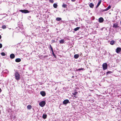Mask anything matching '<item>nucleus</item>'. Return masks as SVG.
Wrapping results in <instances>:
<instances>
[{
  "label": "nucleus",
  "mask_w": 121,
  "mask_h": 121,
  "mask_svg": "<svg viewBox=\"0 0 121 121\" xmlns=\"http://www.w3.org/2000/svg\"><path fill=\"white\" fill-rule=\"evenodd\" d=\"M15 78L17 81H19L20 78V76L19 73L17 72H16L14 73Z\"/></svg>",
  "instance_id": "1"
},
{
  "label": "nucleus",
  "mask_w": 121,
  "mask_h": 121,
  "mask_svg": "<svg viewBox=\"0 0 121 121\" xmlns=\"http://www.w3.org/2000/svg\"><path fill=\"white\" fill-rule=\"evenodd\" d=\"M46 104L45 101H42L39 103V105L40 106L42 107H44Z\"/></svg>",
  "instance_id": "2"
},
{
  "label": "nucleus",
  "mask_w": 121,
  "mask_h": 121,
  "mask_svg": "<svg viewBox=\"0 0 121 121\" xmlns=\"http://www.w3.org/2000/svg\"><path fill=\"white\" fill-rule=\"evenodd\" d=\"M103 69L104 70L106 69L107 68V65L106 63H104L102 65Z\"/></svg>",
  "instance_id": "3"
},
{
  "label": "nucleus",
  "mask_w": 121,
  "mask_h": 121,
  "mask_svg": "<svg viewBox=\"0 0 121 121\" xmlns=\"http://www.w3.org/2000/svg\"><path fill=\"white\" fill-rule=\"evenodd\" d=\"M20 11L22 13H29L30 12L28 10L26 9L21 10Z\"/></svg>",
  "instance_id": "4"
},
{
  "label": "nucleus",
  "mask_w": 121,
  "mask_h": 121,
  "mask_svg": "<svg viewBox=\"0 0 121 121\" xmlns=\"http://www.w3.org/2000/svg\"><path fill=\"white\" fill-rule=\"evenodd\" d=\"M69 100L68 99H65L63 102V104H66L68 103L69 102Z\"/></svg>",
  "instance_id": "5"
},
{
  "label": "nucleus",
  "mask_w": 121,
  "mask_h": 121,
  "mask_svg": "<svg viewBox=\"0 0 121 121\" xmlns=\"http://www.w3.org/2000/svg\"><path fill=\"white\" fill-rule=\"evenodd\" d=\"M40 94L43 97L45 96L46 95L45 92L43 91H41L40 92Z\"/></svg>",
  "instance_id": "6"
},
{
  "label": "nucleus",
  "mask_w": 121,
  "mask_h": 121,
  "mask_svg": "<svg viewBox=\"0 0 121 121\" xmlns=\"http://www.w3.org/2000/svg\"><path fill=\"white\" fill-rule=\"evenodd\" d=\"M121 51V48H117L116 49V52L117 53H119Z\"/></svg>",
  "instance_id": "7"
},
{
  "label": "nucleus",
  "mask_w": 121,
  "mask_h": 121,
  "mask_svg": "<svg viewBox=\"0 0 121 121\" xmlns=\"http://www.w3.org/2000/svg\"><path fill=\"white\" fill-rule=\"evenodd\" d=\"M104 21V19L102 17H100L99 19V22L102 23Z\"/></svg>",
  "instance_id": "8"
},
{
  "label": "nucleus",
  "mask_w": 121,
  "mask_h": 121,
  "mask_svg": "<svg viewBox=\"0 0 121 121\" xmlns=\"http://www.w3.org/2000/svg\"><path fill=\"white\" fill-rule=\"evenodd\" d=\"M84 69L83 68H79L76 69V71H79V72H81L82 71H84Z\"/></svg>",
  "instance_id": "9"
},
{
  "label": "nucleus",
  "mask_w": 121,
  "mask_h": 121,
  "mask_svg": "<svg viewBox=\"0 0 121 121\" xmlns=\"http://www.w3.org/2000/svg\"><path fill=\"white\" fill-rule=\"evenodd\" d=\"M10 56L11 59H13L14 58L15 56L14 54L12 53L10 55Z\"/></svg>",
  "instance_id": "10"
},
{
  "label": "nucleus",
  "mask_w": 121,
  "mask_h": 121,
  "mask_svg": "<svg viewBox=\"0 0 121 121\" xmlns=\"http://www.w3.org/2000/svg\"><path fill=\"white\" fill-rule=\"evenodd\" d=\"M118 27V24L115 23L113 24V27L115 28H116Z\"/></svg>",
  "instance_id": "11"
},
{
  "label": "nucleus",
  "mask_w": 121,
  "mask_h": 121,
  "mask_svg": "<svg viewBox=\"0 0 121 121\" xmlns=\"http://www.w3.org/2000/svg\"><path fill=\"white\" fill-rule=\"evenodd\" d=\"M21 60L19 58H17L16 59L15 61L16 62H20Z\"/></svg>",
  "instance_id": "12"
},
{
  "label": "nucleus",
  "mask_w": 121,
  "mask_h": 121,
  "mask_svg": "<svg viewBox=\"0 0 121 121\" xmlns=\"http://www.w3.org/2000/svg\"><path fill=\"white\" fill-rule=\"evenodd\" d=\"M47 115L46 114H43V115L42 117L44 119H46L47 118Z\"/></svg>",
  "instance_id": "13"
},
{
  "label": "nucleus",
  "mask_w": 121,
  "mask_h": 121,
  "mask_svg": "<svg viewBox=\"0 0 121 121\" xmlns=\"http://www.w3.org/2000/svg\"><path fill=\"white\" fill-rule=\"evenodd\" d=\"M27 108L28 109L30 110L32 108V106L30 105H28L27 106Z\"/></svg>",
  "instance_id": "14"
},
{
  "label": "nucleus",
  "mask_w": 121,
  "mask_h": 121,
  "mask_svg": "<svg viewBox=\"0 0 121 121\" xmlns=\"http://www.w3.org/2000/svg\"><path fill=\"white\" fill-rule=\"evenodd\" d=\"M89 6L90 7L93 8L94 6V5L93 3H91L89 4Z\"/></svg>",
  "instance_id": "15"
},
{
  "label": "nucleus",
  "mask_w": 121,
  "mask_h": 121,
  "mask_svg": "<svg viewBox=\"0 0 121 121\" xmlns=\"http://www.w3.org/2000/svg\"><path fill=\"white\" fill-rule=\"evenodd\" d=\"M64 39H61L59 41L60 43L61 44H63L64 42Z\"/></svg>",
  "instance_id": "16"
},
{
  "label": "nucleus",
  "mask_w": 121,
  "mask_h": 121,
  "mask_svg": "<svg viewBox=\"0 0 121 121\" xmlns=\"http://www.w3.org/2000/svg\"><path fill=\"white\" fill-rule=\"evenodd\" d=\"M101 0H100V1H99L98 3L97 4V6H96V8H97L99 6V5H100V4H101Z\"/></svg>",
  "instance_id": "17"
},
{
  "label": "nucleus",
  "mask_w": 121,
  "mask_h": 121,
  "mask_svg": "<svg viewBox=\"0 0 121 121\" xmlns=\"http://www.w3.org/2000/svg\"><path fill=\"white\" fill-rule=\"evenodd\" d=\"M67 4H63L62 5V7L64 8H66L67 7Z\"/></svg>",
  "instance_id": "18"
},
{
  "label": "nucleus",
  "mask_w": 121,
  "mask_h": 121,
  "mask_svg": "<svg viewBox=\"0 0 121 121\" xmlns=\"http://www.w3.org/2000/svg\"><path fill=\"white\" fill-rule=\"evenodd\" d=\"M57 5L55 3L53 4V6L55 8H56L57 7Z\"/></svg>",
  "instance_id": "19"
},
{
  "label": "nucleus",
  "mask_w": 121,
  "mask_h": 121,
  "mask_svg": "<svg viewBox=\"0 0 121 121\" xmlns=\"http://www.w3.org/2000/svg\"><path fill=\"white\" fill-rule=\"evenodd\" d=\"M56 20L57 21H60L61 20V18L60 17H57L56 18Z\"/></svg>",
  "instance_id": "20"
},
{
  "label": "nucleus",
  "mask_w": 121,
  "mask_h": 121,
  "mask_svg": "<svg viewBox=\"0 0 121 121\" xmlns=\"http://www.w3.org/2000/svg\"><path fill=\"white\" fill-rule=\"evenodd\" d=\"M52 54L53 55V56H54V57H55V58H56V56L55 55L54 53V52L53 51H52Z\"/></svg>",
  "instance_id": "21"
},
{
  "label": "nucleus",
  "mask_w": 121,
  "mask_h": 121,
  "mask_svg": "<svg viewBox=\"0 0 121 121\" xmlns=\"http://www.w3.org/2000/svg\"><path fill=\"white\" fill-rule=\"evenodd\" d=\"M111 8V6L110 5H109L108 7L106 9V10L107 11L109 9H110Z\"/></svg>",
  "instance_id": "22"
},
{
  "label": "nucleus",
  "mask_w": 121,
  "mask_h": 121,
  "mask_svg": "<svg viewBox=\"0 0 121 121\" xmlns=\"http://www.w3.org/2000/svg\"><path fill=\"white\" fill-rule=\"evenodd\" d=\"M114 43V41L113 40H112L110 42V44L111 45H113Z\"/></svg>",
  "instance_id": "23"
},
{
  "label": "nucleus",
  "mask_w": 121,
  "mask_h": 121,
  "mask_svg": "<svg viewBox=\"0 0 121 121\" xmlns=\"http://www.w3.org/2000/svg\"><path fill=\"white\" fill-rule=\"evenodd\" d=\"M6 28V26L5 25H4L2 26V28L3 29H5Z\"/></svg>",
  "instance_id": "24"
},
{
  "label": "nucleus",
  "mask_w": 121,
  "mask_h": 121,
  "mask_svg": "<svg viewBox=\"0 0 121 121\" xmlns=\"http://www.w3.org/2000/svg\"><path fill=\"white\" fill-rule=\"evenodd\" d=\"M112 73V72L111 71H109L107 73V74L108 75L110 74H111Z\"/></svg>",
  "instance_id": "25"
},
{
  "label": "nucleus",
  "mask_w": 121,
  "mask_h": 121,
  "mask_svg": "<svg viewBox=\"0 0 121 121\" xmlns=\"http://www.w3.org/2000/svg\"><path fill=\"white\" fill-rule=\"evenodd\" d=\"M49 46H50V48H51V51H53V48H52L51 44L49 45Z\"/></svg>",
  "instance_id": "26"
},
{
  "label": "nucleus",
  "mask_w": 121,
  "mask_h": 121,
  "mask_svg": "<svg viewBox=\"0 0 121 121\" xmlns=\"http://www.w3.org/2000/svg\"><path fill=\"white\" fill-rule=\"evenodd\" d=\"M1 55L3 56H4L5 55V54L4 52H2L1 53Z\"/></svg>",
  "instance_id": "27"
},
{
  "label": "nucleus",
  "mask_w": 121,
  "mask_h": 121,
  "mask_svg": "<svg viewBox=\"0 0 121 121\" xmlns=\"http://www.w3.org/2000/svg\"><path fill=\"white\" fill-rule=\"evenodd\" d=\"M49 1L52 3H53L54 2L53 0H49Z\"/></svg>",
  "instance_id": "28"
},
{
  "label": "nucleus",
  "mask_w": 121,
  "mask_h": 121,
  "mask_svg": "<svg viewBox=\"0 0 121 121\" xmlns=\"http://www.w3.org/2000/svg\"><path fill=\"white\" fill-rule=\"evenodd\" d=\"M79 54H76V59L78 58L79 57Z\"/></svg>",
  "instance_id": "29"
},
{
  "label": "nucleus",
  "mask_w": 121,
  "mask_h": 121,
  "mask_svg": "<svg viewBox=\"0 0 121 121\" xmlns=\"http://www.w3.org/2000/svg\"><path fill=\"white\" fill-rule=\"evenodd\" d=\"M80 28V27H78L76 28V31L78 30Z\"/></svg>",
  "instance_id": "30"
},
{
  "label": "nucleus",
  "mask_w": 121,
  "mask_h": 121,
  "mask_svg": "<svg viewBox=\"0 0 121 121\" xmlns=\"http://www.w3.org/2000/svg\"><path fill=\"white\" fill-rule=\"evenodd\" d=\"M2 47V44L1 43H0V48H1Z\"/></svg>",
  "instance_id": "31"
},
{
  "label": "nucleus",
  "mask_w": 121,
  "mask_h": 121,
  "mask_svg": "<svg viewBox=\"0 0 121 121\" xmlns=\"http://www.w3.org/2000/svg\"><path fill=\"white\" fill-rule=\"evenodd\" d=\"M106 10V9H105L102 10V12H104V11H107V10Z\"/></svg>",
  "instance_id": "32"
},
{
  "label": "nucleus",
  "mask_w": 121,
  "mask_h": 121,
  "mask_svg": "<svg viewBox=\"0 0 121 121\" xmlns=\"http://www.w3.org/2000/svg\"><path fill=\"white\" fill-rule=\"evenodd\" d=\"M73 94L74 95V97H76V96H75V95H76V92H74V93H73Z\"/></svg>",
  "instance_id": "33"
},
{
  "label": "nucleus",
  "mask_w": 121,
  "mask_h": 121,
  "mask_svg": "<svg viewBox=\"0 0 121 121\" xmlns=\"http://www.w3.org/2000/svg\"><path fill=\"white\" fill-rule=\"evenodd\" d=\"M47 57V56H44L43 57L45 58V57Z\"/></svg>",
  "instance_id": "34"
},
{
  "label": "nucleus",
  "mask_w": 121,
  "mask_h": 121,
  "mask_svg": "<svg viewBox=\"0 0 121 121\" xmlns=\"http://www.w3.org/2000/svg\"><path fill=\"white\" fill-rule=\"evenodd\" d=\"M74 57L76 59V54L74 55Z\"/></svg>",
  "instance_id": "35"
},
{
  "label": "nucleus",
  "mask_w": 121,
  "mask_h": 121,
  "mask_svg": "<svg viewBox=\"0 0 121 121\" xmlns=\"http://www.w3.org/2000/svg\"><path fill=\"white\" fill-rule=\"evenodd\" d=\"M52 42L53 43H54V42H55V41L54 40H53L52 41Z\"/></svg>",
  "instance_id": "36"
},
{
  "label": "nucleus",
  "mask_w": 121,
  "mask_h": 121,
  "mask_svg": "<svg viewBox=\"0 0 121 121\" xmlns=\"http://www.w3.org/2000/svg\"><path fill=\"white\" fill-rule=\"evenodd\" d=\"M75 0H71V1H74Z\"/></svg>",
  "instance_id": "37"
},
{
  "label": "nucleus",
  "mask_w": 121,
  "mask_h": 121,
  "mask_svg": "<svg viewBox=\"0 0 121 121\" xmlns=\"http://www.w3.org/2000/svg\"><path fill=\"white\" fill-rule=\"evenodd\" d=\"M1 35H0V39L1 38Z\"/></svg>",
  "instance_id": "38"
},
{
  "label": "nucleus",
  "mask_w": 121,
  "mask_h": 121,
  "mask_svg": "<svg viewBox=\"0 0 121 121\" xmlns=\"http://www.w3.org/2000/svg\"><path fill=\"white\" fill-rule=\"evenodd\" d=\"M74 30L75 31H76V28H75L74 29Z\"/></svg>",
  "instance_id": "39"
},
{
  "label": "nucleus",
  "mask_w": 121,
  "mask_h": 121,
  "mask_svg": "<svg viewBox=\"0 0 121 121\" xmlns=\"http://www.w3.org/2000/svg\"><path fill=\"white\" fill-rule=\"evenodd\" d=\"M77 92H76V94H77Z\"/></svg>",
  "instance_id": "40"
},
{
  "label": "nucleus",
  "mask_w": 121,
  "mask_h": 121,
  "mask_svg": "<svg viewBox=\"0 0 121 121\" xmlns=\"http://www.w3.org/2000/svg\"><path fill=\"white\" fill-rule=\"evenodd\" d=\"M41 56H40L39 57H41Z\"/></svg>",
  "instance_id": "41"
}]
</instances>
